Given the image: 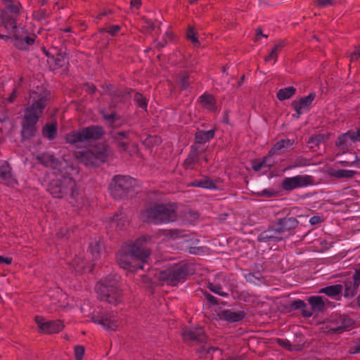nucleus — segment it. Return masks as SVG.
<instances>
[{"mask_svg":"<svg viewBox=\"0 0 360 360\" xmlns=\"http://www.w3.org/2000/svg\"><path fill=\"white\" fill-rule=\"evenodd\" d=\"M352 278L353 281L345 283L344 296L345 297H353L358 292L360 286V268L355 270Z\"/></svg>","mask_w":360,"mask_h":360,"instance_id":"obj_21","label":"nucleus"},{"mask_svg":"<svg viewBox=\"0 0 360 360\" xmlns=\"http://www.w3.org/2000/svg\"><path fill=\"white\" fill-rule=\"evenodd\" d=\"M219 316L222 320L233 323L243 320L245 313L243 311H233L230 309H224L219 313Z\"/></svg>","mask_w":360,"mask_h":360,"instance_id":"obj_24","label":"nucleus"},{"mask_svg":"<svg viewBox=\"0 0 360 360\" xmlns=\"http://www.w3.org/2000/svg\"><path fill=\"white\" fill-rule=\"evenodd\" d=\"M201 105L210 111L216 110V99L212 94H204L198 98Z\"/></svg>","mask_w":360,"mask_h":360,"instance_id":"obj_28","label":"nucleus"},{"mask_svg":"<svg viewBox=\"0 0 360 360\" xmlns=\"http://www.w3.org/2000/svg\"><path fill=\"white\" fill-rule=\"evenodd\" d=\"M182 338L184 342L191 343L205 342L207 341V335L202 328H186L182 332Z\"/></svg>","mask_w":360,"mask_h":360,"instance_id":"obj_17","label":"nucleus"},{"mask_svg":"<svg viewBox=\"0 0 360 360\" xmlns=\"http://www.w3.org/2000/svg\"><path fill=\"white\" fill-rule=\"evenodd\" d=\"M307 307L306 303L301 300H297L291 302L290 308L292 309H302Z\"/></svg>","mask_w":360,"mask_h":360,"instance_id":"obj_52","label":"nucleus"},{"mask_svg":"<svg viewBox=\"0 0 360 360\" xmlns=\"http://www.w3.org/2000/svg\"><path fill=\"white\" fill-rule=\"evenodd\" d=\"M30 103L24 110V115L21 122L20 134L22 141L30 139L37 132V124L42 115L48 103L47 94L39 93L36 91L30 92Z\"/></svg>","mask_w":360,"mask_h":360,"instance_id":"obj_1","label":"nucleus"},{"mask_svg":"<svg viewBox=\"0 0 360 360\" xmlns=\"http://www.w3.org/2000/svg\"><path fill=\"white\" fill-rule=\"evenodd\" d=\"M354 323V321L347 315H341L335 321H332L328 328V332L330 333H342L347 328H349Z\"/></svg>","mask_w":360,"mask_h":360,"instance_id":"obj_19","label":"nucleus"},{"mask_svg":"<svg viewBox=\"0 0 360 360\" xmlns=\"http://www.w3.org/2000/svg\"><path fill=\"white\" fill-rule=\"evenodd\" d=\"M12 257H5L0 255V264H5L9 265L12 263Z\"/></svg>","mask_w":360,"mask_h":360,"instance_id":"obj_63","label":"nucleus"},{"mask_svg":"<svg viewBox=\"0 0 360 360\" xmlns=\"http://www.w3.org/2000/svg\"><path fill=\"white\" fill-rule=\"evenodd\" d=\"M215 131L214 129L208 131L199 130L195 133V140L199 144H203L210 141L214 136Z\"/></svg>","mask_w":360,"mask_h":360,"instance_id":"obj_29","label":"nucleus"},{"mask_svg":"<svg viewBox=\"0 0 360 360\" xmlns=\"http://www.w3.org/2000/svg\"><path fill=\"white\" fill-rule=\"evenodd\" d=\"M283 239V236H282L275 222H273L269 229L261 232L257 237V240L261 243H277Z\"/></svg>","mask_w":360,"mask_h":360,"instance_id":"obj_18","label":"nucleus"},{"mask_svg":"<svg viewBox=\"0 0 360 360\" xmlns=\"http://www.w3.org/2000/svg\"><path fill=\"white\" fill-rule=\"evenodd\" d=\"M324 219L320 216H313L309 219V223L311 225H316L323 222Z\"/></svg>","mask_w":360,"mask_h":360,"instance_id":"obj_58","label":"nucleus"},{"mask_svg":"<svg viewBox=\"0 0 360 360\" xmlns=\"http://www.w3.org/2000/svg\"><path fill=\"white\" fill-rule=\"evenodd\" d=\"M103 133L102 127L91 125L67 134L65 140L67 143L77 146L80 143L84 141L99 139Z\"/></svg>","mask_w":360,"mask_h":360,"instance_id":"obj_8","label":"nucleus"},{"mask_svg":"<svg viewBox=\"0 0 360 360\" xmlns=\"http://www.w3.org/2000/svg\"><path fill=\"white\" fill-rule=\"evenodd\" d=\"M308 165V160L304 158H297L294 161V165L290 167H303Z\"/></svg>","mask_w":360,"mask_h":360,"instance_id":"obj_54","label":"nucleus"},{"mask_svg":"<svg viewBox=\"0 0 360 360\" xmlns=\"http://www.w3.org/2000/svg\"><path fill=\"white\" fill-rule=\"evenodd\" d=\"M17 181L12 172V168L8 162L4 161L0 165V184L13 186Z\"/></svg>","mask_w":360,"mask_h":360,"instance_id":"obj_22","label":"nucleus"},{"mask_svg":"<svg viewBox=\"0 0 360 360\" xmlns=\"http://www.w3.org/2000/svg\"><path fill=\"white\" fill-rule=\"evenodd\" d=\"M316 4L320 8H325L334 4V0H316Z\"/></svg>","mask_w":360,"mask_h":360,"instance_id":"obj_56","label":"nucleus"},{"mask_svg":"<svg viewBox=\"0 0 360 360\" xmlns=\"http://www.w3.org/2000/svg\"><path fill=\"white\" fill-rule=\"evenodd\" d=\"M85 349L82 345H77L75 347L74 353L75 356V360H82V357L84 354Z\"/></svg>","mask_w":360,"mask_h":360,"instance_id":"obj_51","label":"nucleus"},{"mask_svg":"<svg viewBox=\"0 0 360 360\" xmlns=\"http://www.w3.org/2000/svg\"><path fill=\"white\" fill-rule=\"evenodd\" d=\"M204 296L210 304L214 305V306L219 304L218 300L214 296L211 295L210 293L205 292Z\"/></svg>","mask_w":360,"mask_h":360,"instance_id":"obj_55","label":"nucleus"},{"mask_svg":"<svg viewBox=\"0 0 360 360\" xmlns=\"http://www.w3.org/2000/svg\"><path fill=\"white\" fill-rule=\"evenodd\" d=\"M196 35H197V33L195 31L194 27L189 25L188 27V30H187V32H186V37L189 41H191V42L195 46H198L200 44Z\"/></svg>","mask_w":360,"mask_h":360,"instance_id":"obj_43","label":"nucleus"},{"mask_svg":"<svg viewBox=\"0 0 360 360\" xmlns=\"http://www.w3.org/2000/svg\"><path fill=\"white\" fill-rule=\"evenodd\" d=\"M136 180L129 176L115 175L110 184V195L115 199H122L133 190Z\"/></svg>","mask_w":360,"mask_h":360,"instance_id":"obj_9","label":"nucleus"},{"mask_svg":"<svg viewBox=\"0 0 360 360\" xmlns=\"http://www.w3.org/2000/svg\"><path fill=\"white\" fill-rule=\"evenodd\" d=\"M339 164L342 167L356 166L357 167H360V160L357 155H354L353 160H341L339 162Z\"/></svg>","mask_w":360,"mask_h":360,"instance_id":"obj_47","label":"nucleus"},{"mask_svg":"<svg viewBox=\"0 0 360 360\" xmlns=\"http://www.w3.org/2000/svg\"><path fill=\"white\" fill-rule=\"evenodd\" d=\"M276 342L282 347L287 349L289 351L295 350V345H292L288 340L283 339H277Z\"/></svg>","mask_w":360,"mask_h":360,"instance_id":"obj_49","label":"nucleus"},{"mask_svg":"<svg viewBox=\"0 0 360 360\" xmlns=\"http://www.w3.org/2000/svg\"><path fill=\"white\" fill-rule=\"evenodd\" d=\"M193 265L181 262L169 265L158 274V279L169 285L175 286L180 282H184L189 275L194 274Z\"/></svg>","mask_w":360,"mask_h":360,"instance_id":"obj_6","label":"nucleus"},{"mask_svg":"<svg viewBox=\"0 0 360 360\" xmlns=\"http://www.w3.org/2000/svg\"><path fill=\"white\" fill-rule=\"evenodd\" d=\"M101 114L103 119L111 124L120 119V116L115 111H112L110 113H108L106 110H102L101 111Z\"/></svg>","mask_w":360,"mask_h":360,"instance_id":"obj_40","label":"nucleus"},{"mask_svg":"<svg viewBox=\"0 0 360 360\" xmlns=\"http://www.w3.org/2000/svg\"><path fill=\"white\" fill-rule=\"evenodd\" d=\"M275 223L283 238H285L293 234L294 229L299 224V221L294 217H285L278 219Z\"/></svg>","mask_w":360,"mask_h":360,"instance_id":"obj_15","label":"nucleus"},{"mask_svg":"<svg viewBox=\"0 0 360 360\" xmlns=\"http://www.w3.org/2000/svg\"><path fill=\"white\" fill-rule=\"evenodd\" d=\"M141 219L156 225L173 222L177 219V206L174 203H155L141 213Z\"/></svg>","mask_w":360,"mask_h":360,"instance_id":"obj_3","label":"nucleus"},{"mask_svg":"<svg viewBox=\"0 0 360 360\" xmlns=\"http://www.w3.org/2000/svg\"><path fill=\"white\" fill-rule=\"evenodd\" d=\"M349 57L352 62L357 60L360 58V46L355 47L354 51L351 53Z\"/></svg>","mask_w":360,"mask_h":360,"instance_id":"obj_57","label":"nucleus"},{"mask_svg":"<svg viewBox=\"0 0 360 360\" xmlns=\"http://www.w3.org/2000/svg\"><path fill=\"white\" fill-rule=\"evenodd\" d=\"M98 297L101 301L117 305L122 301V291L120 288L119 276H108L96 286Z\"/></svg>","mask_w":360,"mask_h":360,"instance_id":"obj_5","label":"nucleus"},{"mask_svg":"<svg viewBox=\"0 0 360 360\" xmlns=\"http://www.w3.org/2000/svg\"><path fill=\"white\" fill-rule=\"evenodd\" d=\"M348 132L353 143L360 142V129L356 131L349 130Z\"/></svg>","mask_w":360,"mask_h":360,"instance_id":"obj_53","label":"nucleus"},{"mask_svg":"<svg viewBox=\"0 0 360 360\" xmlns=\"http://www.w3.org/2000/svg\"><path fill=\"white\" fill-rule=\"evenodd\" d=\"M324 136L323 134H316L311 136L307 141V144L310 148H314L323 141Z\"/></svg>","mask_w":360,"mask_h":360,"instance_id":"obj_41","label":"nucleus"},{"mask_svg":"<svg viewBox=\"0 0 360 360\" xmlns=\"http://www.w3.org/2000/svg\"><path fill=\"white\" fill-rule=\"evenodd\" d=\"M130 141L127 140H120L117 141L118 147L121 148L123 150H126L128 148Z\"/></svg>","mask_w":360,"mask_h":360,"instance_id":"obj_62","label":"nucleus"},{"mask_svg":"<svg viewBox=\"0 0 360 360\" xmlns=\"http://www.w3.org/2000/svg\"><path fill=\"white\" fill-rule=\"evenodd\" d=\"M263 167L264 163H262L260 160L255 161L252 163V169L256 172L260 171Z\"/></svg>","mask_w":360,"mask_h":360,"instance_id":"obj_60","label":"nucleus"},{"mask_svg":"<svg viewBox=\"0 0 360 360\" xmlns=\"http://www.w3.org/2000/svg\"><path fill=\"white\" fill-rule=\"evenodd\" d=\"M353 141L351 140L348 131L340 135L335 141V146L342 150V153L347 152Z\"/></svg>","mask_w":360,"mask_h":360,"instance_id":"obj_26","label":"nucleus"},{"mask_svg":"<svg viewBox=\"0 0 360 360\" xmlns=\"http://www.w3.org/2000/svg\"><path fill=\"white\" fill-rule=\"evenodd\" d=\"M308 302L313 311H323L325 308V303L321 296H312L308 299Z\"/></svg>","mask_w":360,"mask_h":360,"instance_id":"obj_32","label":"nucleus"},{"mask_svg":"<svg viewBox=\"0 0 360 360\" xmlns=\"http://www.w3.org/2000/svg\"><path fill=\"white\" fill-rule=\"evenodd\" d=\"M127 221L123 219L121 214H115L111 219V226L122 230L126 226Z\"/></svg>","mask_w":360,"mask_h":360,"instance_id":"obj_38","label":"nucleus"},{"mask_svg":"<svg viewBox=\"0 0 360 360\" xmlns=\"http://www.w3.org/2000/svg\"><path fill=\"white\" fill-rule=\"evenodd\" d=\"M208 288L215 294H217L221 297H226L229 294L222 290V288L220 285H214L212 283H210L208 285Z\"/></svg>","mask_w":360,"mask_h":360,"instance_id":"obj_46","label":"nucleus"},{"mask_svg":"<svg viewBox=\"0 0 360 360\" xmlns=\"http://www.w3.org/2000/svg\"><path fill=\"white\" fill-rule=\"evenodd\" d=\"M150 236H144L138 238L128 250L121 251L117 255V261L119 266L131 271L143 269L140 264L146 262L150 255V250L147 246V243L150 240Z\"/></svg>","mask_w":360,"mask_h":360,"instance_id":"obj_2","label":"nucleus"},{"mask_svg":"<svg viewBox=\"0 0 360 360\" xmlns=\"http://www.w3.org/2000/svg\"><path fill=\"white\" fill-rule=\"evenodd\" d=\"M37 160L39 163L46 167H51L53 173L62 172V169H74L72 166L69 165L65 160L56 159L53 155L49 153H42L37 156Z\"/></svg>","mask_w":360,"mask_h":360,"instance_id":"obj_11","label":"nucleus"},{"mask_svg":"<svg viewBox=\"0 0 360 360\" xmlns=\"http://www.w3.org/2000/svg\"><path fill=\"white\" fill-rule=\"evenodd\" d=\"M17 20L18 19L15 20V23L13 28L5 29L8 34H12L13 35V37L15 40V41H18V39H20L24 34L27 33L24 27L17 26Z\"/></svg>","mask_w":360,"mask_h":360,"instance_id":"obj_37","label":"nucleus"},{"mask_svg":"<svg viewBox=\"0 0 360 360\" xmlns=\"http://www.w3.org/2000/svg\"><path fill=\"white\" fill-rule=\"evenodd\" d=\"M204 151L200 149L198 146H191V150L183 162V167L185 169H193L195 165L199 162L201 153Z\"/></svg>","mask_w":360,"mask_h":360,"instance_id":"obj_23","label":"nucleus"},{"mask_svg":"<svg viewBox=\"0 0 360 360\" xmlns=\"http://www.w3.org/2000/svg\"><path fill=\"white\" fill-rule=\"evenodd\" d=\"M121 30V27L118 25H110L107 27H103L100 29V32H105L110 34L111 36H115L118 34V32Z\"/></svg>","mask_w":360,"mask_h":360,"instance_id":"obj_44","label":"nucleus"},{"mask_svg":"<svg viewBox=\"0 0 360 360\" xmlns=\"http://www.w3.org/2000/svg\"><path fill=\"white\" fill-rule=\"evenodd\" d=\"M342 285L338 284L323 288L320 290L319 292L324 293L329 297H335L340 295L342 292Z\"/></svg>","mask_w":360,"mask_h":360,"instance_id":"obj_34","label":"nucleus"},{"mask_svg":"<svg viewBox=\"0 0 360 360\" xmlns=\"http://www.w3.org/2000/svg\"><path fill=\"white\" fill-rule=\"evenodd\" d=\"M356 172L353 170L347 169H330L328 171V174L336 179H350L354 176Z\"/></svg>","mask_w":360,"mask_h":360,"instance_id":"obj_30","label":"nucleus"},{"mask_svg":"<svg viewBox=\"0 0 360 360\" xmlns=\"http://www.w3.org/2000/svg\"><path fill=\"white\" fill-rule=\"evenodd\" d=\"M91 319L94 323L101 325L105 330H116L119 325L117 316L110 312L99 311L93 314Z\"/></svg>","mask_w":360,"mask_h":360,"instance_id":"obj_12","label":"nucleus"},{"mask_svg":"<svg viewBox=\"0 0 360 360\" xmlns=\"http://www.w3.org/2000/svg\"><path fill=\"white\" fill-rule=\"evenodd\" d=\"M259 195L261 196H265V197L271 198V197L275 196L276 195V192H275L274 191H271V190L264 189L263 191H262L259 193Z\"/></svg>","mask_w":360,"mask_h":360,"instance_id":"obj_59","label":"nucleus"},{"mask_svg":"<svg viewBox=\"0 0 360 360\" xmlns=\"http://www.w3.org/2000/svg\"><path fill=\"white\" fill-rule=\"evenodd\" d=\"M293 143L294 141L288 139H281L274 145V146L269 150V154L271 155H281L285 149L290 148L293 145Z\"/></svg>","mask_w":360,"mask_h":360,"instance_id":"obj_25","label":"nucleus"},{"mask_svg":"<svg viewBox=\"0 0 360 360\" xmlns=\"http://www.w3.org/2000/svg\"><path fill=\"white\" fill-rule=\"evenodd\" d=\"M129 131H117V132H115L113 135V138L117 141H120V140H127V141H130L129 140Z\"/></svg>","mask_w":360,"mask_h":360,"instance_id":"obj_50","label":"nucleus"},{"mask_svg":"<svg viewBox=\"0 0 360 360\" xmlns=\"http://www.w3.org/2000/svg\"><path fill=\"white\" fill-rule=\"evenodd\" d=\"M285 46V42L283 40L279 41L275 46L273 47L269 54L264 57V60L266 62H269L271 60H274L275 63L277 60L278 54L281 51V49Z\"/></svg>","mask_w":360,"mask_h":360,"instance_id":"obj_31","label":"nucleus"},{"mask_svg":"<svg viewBox=\"0 0 360 360\" xmlns=\"http://www.w3.org/2000/svg\"><path fill=\"white\" fill-rule=\"evenodd\" d=\"M131 89H116L110 93V108H115L120 103H124L131 97Z\"/></svg>","mask_w":360,"mask_h":360,"instance_id":"obj_20","label":"nucleus"},{"mask_svg":"<svg viewBox=\"0 0 360 360\" xmlns=\"http://www.w3.org/2000/svg\"><path fill=\"white\" fill-rule=\"evenodd\" d=\"M108 156V146L104 143L75 152L78 162L86 167H98L107 160Z\"/></svg>","mask_w":360,"mask_h":360,"instance_id":"obj_7","label":"nucleus"},{"mask_svg":"<svg viewBox=\"0 0 360 360\" xmlns=\"http://www.w3.org/2000/svg\"><path fill=\"white\" fill-rule=\"evenodd\" d=\"M179 77L181 88L182 89H187L190 84L193 82V79H191L190 75L186 72H181L179 75Z\"/></svg>","mask_w":360,"mask_h":360,"instance_id":"obj_39","label":"nucleus"},{"mask_svg":"<svg viewBox=\"0 0 360 360\" xmlns=\"http://www.w3.org/2000/svg\"><path fill=\"white\" fill-rule=\"evenodd\" d=\"M4 9L0 11V25L4 29L13 28L15 20L20 13L21 5L19 1L14 0H1Z\"/></svg>","mask_w":360,"mask_h":360,"instance_id":"obj_10","label":"nucleus"},{"mask_svg":"<svg viewBox=\"0 0 360 360\" xmlns=\"http://www.w3.org/2000/svg\"><path fill=\"white\" fill-rule=\"evenodd\" d=\"M83 259L79 257H75L73 261L72 262L71 265L72 266L74 270L77 272L80 273L82 271V270L84 268V264H83Z\"/></svg>","mask_w":360,"mask_h":360,"instance_id":"obj_45","label":"nucleus"},{"mask_svg":"<svg viewBox=\"0 0 360 360\" xmlns=\"http://www.w3.org/2000/svg\"><path fill=\"white\" fill-rule=\"evenodd\" d=\"M36 36L24 34L18 41H15V46L19 50H27L28 47L32 45L35 41Z\"/></svg>","mask_w":360,"mask_h":360,"instance_id":"obj_27","label":"nucleus"},{"mask_svg":"<svg viewBox=\"0 0 360 360\" xmlns=\"http://www.w3.org/2000/svg\"><path fill=\"white\" fill-rule=\"evenodd\" d=\"M315 97V93L312 92L307 96L301 97L298 101H293L291 105L296 112V113L293 115V117L296 119H299L304 112L309 110Z\"/></svg>","mask_w":360,"mask_h":360,"instance_id":"obj_16","label":"nucleus"},{"mask_svg":"<svg viewBox=\"0 0 360 360\" xmlns=\"http://www.w3.org/2000/svg\"><path fill=\"white\" fill-rule=\"evenodd\" d=\"M34 320L40 332L46 334L58 333L64 328V324L60 320L46 321L39 316H37Z\"/></svg>","mask_w":360,"mask_h":360,"instance_id":"obj_14","label":"nucleus"},{"mask_svg":"<svg viewBox=\"0 0 360 360\" xmlns=\"http://www.w3.org/2000/svg\"><path fill=\"white\" fill-rule=\"evenodd\" d=\"M302 309V314L303 316L304 317H311L313 314L312 313V309H307L306 307L304 308V309Z\"/></svg>","mask_w":360,"mask_h":360,"instance_id":"obj_64","label":"nucleus"},{"mask_svg":"<svg viewBox=\"0 0 360 360\" xmlns=\"http://www.w3.org/2000/svg\"><path fill=\"white\" fill-rule=\"evenodd\" d=\"M73 169H62V172L55 173L56 177L48 184L47 191L53 198H62L70 193L72 199L78 195L76 183L70 176V171Z\"/></svg>","mask_w":360,"mask_h":360,"instance_id":"obj_4","label":"nucleus"},{"mask_svg":"<svg viewBox=\"0 0 360 360\" xmlns=\"http://www.w3.org/2000/svg\"><path fill=\"white\" fill-rule=\"evenodd\" d=\"M57 134V126L55 123L46 124L42 129V135L49 140H53Z\"/></svg>","mask_w":360,"mask_h":360,"instance_id":"obj_33","label":"nucleus"},{"mask_svg":"<svg viewBox=\"0 0 360 360\" xmlns=\"http://www.w3.org/2000/svg\"><path fill=\"white\" fill-rule=\"evenodd\" d=\"M190 185L193 187H200L208 189H214L217 188L214 182L210 178L195 180Z\"/></svg>","mask_w":360,"mask_h":360,"instance_id":"obj_36","label":"nucleus"},{"mask_svg":"<svg viewBox=\"0 0 360 360\" xmlns=\"http://www.w3.org/2000/svg\"><path fill=\"white\" fill-rule=\"evenodd\" d=\"M262 163H264V167H266L269 169L274 164V162L271 160L269 157H265L261 160Z\"/></svg>","mask_w":360,"mask_h":360,"instance_id":"obj_61","label":"nucleus"},{"mask_svg":"<svg viewBox=\"0 0 360 360\" xmlns=\"http://www.w3.org/2000/svg\"><path fill=\"white\" fill-rule=\"evenodd\" d=\"M314 184V178L309 175H297L285 178L281 184L282 188L287 191L295 188L307 187Z\"/></svg>","mask_w":360,"mask_h":360,"instance_id":"obj_13","label":"nucleus"},{"mask_svg":"<svg viewBox=\"0 0 360 360\" xmlns=\"http://www.w3.org/2000/svg\"><path fill=\"white\" fill-rule=\"evenodd\" d=\"M134 101L136 102L137 107L143 110L144 111L147 110V100L146 97L143 96V94L140 93H136L134 98Z\"/></svg>","mask_w":360,"mask_h":360,"instance_id":"obj_42","label":"nucleus"},{"mask_svg":"<svg viewBox=\"0 0 360 360\" xmlns=\"http://www.w3.org/2000/svg\"><path fill=\"white\" fill-rule=\"evenodd\" d=\"M296 93V89L293 86H288L278 90L276 96L281 101L291 98Z\"/></svg>","mask_w":360,"mask_h":360,"instance_id":"obj_35","label":"nucleus"},{"mask_svg":"<svg viewBox=\"0 0 360 360\" xmlns=\"http://www.w3.org/2000/svg\"><path fill=\"white\" fill-rule=\"evenodd\" d=\"M89 250L95 259H98L100 253V245L98 243L95 242L91 243L89 246Z\"/></svg>","mask_w":360,"mask_h":360,"instance_id":"obj_48","label":"nucleus"}]
</instances>
